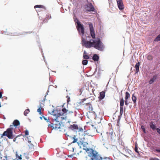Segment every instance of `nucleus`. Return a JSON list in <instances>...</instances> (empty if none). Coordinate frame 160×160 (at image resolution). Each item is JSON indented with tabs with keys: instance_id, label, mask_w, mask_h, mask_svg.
<instances>
[{
	"instance_id": "nucleus-1",
	"label": "nucleus",
	"mask_w": 160,
	"mask_h": 160,
	"mask_svg": "<svg viewBox=\"0 0 160 160\" xmlns=\"http://www.w3.org/2000/svg\"><path fill=\"white\" fill-rule=\"evenodd\" d=\"M88 25L91 35L92 38V39L89 40L88 39V38L86 36H85L86 38V40H85L84 28L83 25L80 22H78L77 25L76 26L79 34L82 37V46L87 48L93 47L99 51L103 50L104 48V45L99 38H95V35L92 24L91 22H89Z\"/></svg>"
},
{
	"instance_id": "nucleus-2",
	"label": "nucleus",
	"mask_w": 160,
	"mask_h": 160,
	"mask_svg": "<svg viewBox=\"0 0 160 160\" xmlns=\"http://www.w3.org/2000/svg\"><path fill=\"white\" fill-rule=\"evenodd\" d=\"M56 117V118L53 119L52 123L54 126V129L57 130L58 129H60L61 127L64 126L63 122V120H66L67 118L66 117H60L58 115H54Z\"/></svg>"
},
{
	"instance_id": "nucleus-3",
	"label": "nucleus",
	"mask_w": 160,
	"mask_h": 160,
	"mask_svg": "<svg viewBox=\"0 0 160 160\" xmlns=\"http://www.w3.org/2000/svg\"><path fill=\"white\" fill-rule=\"evenodd\" d=\"M91 157V160H112L109 157L102 158L98 152L92 149L90 150V152L88 155Z\"/></svg>"
},
{
	"instance_id": "nucleus-4",
	"label": "nucleus",
	"mask_w": 160,
	"mask_h": 160,
	"mask_svg": "<svg viewBox=\"0 0 160 160\" xmlns=\"http://www.w3.org/2000/svg\"><path fill=\"white\" fill-rule=\"evenodd\" d=\"M68 111V110H67L65 108H61L60 107H58L55 110H53L51 114H52L53 115H58L60 117L66 115L65 113Z\"/></svg>"
},
{
	"instance_id": "nucleus-5",
	"label": "nucleus",
	"mask_w": 160,
	"mask_h": 160,
	"mask_svg": "<svg viewBox=\"0 0 160 160\" xmlns=\"http://www.w3.org/2000/svg\"><path fill=\"white\" fill-rule=\"evenodd\" d=\"M3 136H6L9 139L13 138L15 136L13 134L12 128H8L6 131L4 132L1 137L2 138Z\"/></svg>"
},
{
	"instance_id": "nucleus-6",
	"label": "nucleus",
	"mask_w": 160,
	"mask_h": 160,
	"mask_svg": "<svg viewBox=\"0 0 160 160\" xmlns=\"http://www.w3.org/2000/svg\"><path fill=\"white\" fill-rule=\"evenodd\" d=\"M118 7L120 10H122L124 8V6L122 0H117Z\"/></svg>"
},
{
	"instance_id": "nucleus-7",
	"label": "nucleus",
	"mask_w": 160,
	"mask_h": 160,
	"mask_svg": "<svg viewBox=\"0 0 160 160\" xmlns=\"http://www.w3.org/2000/svg\"><path fill=\"white\" fill-rule=\"evenodd\" d=\"M86 9L87 11L89 12H93L94 11L95 9L92 4L89 3L87 5Z\"/></svg>"
},
{
	"instance_id": "nucleus-8",
	"label": "nucleus",
	"mask_w": 160,
	"mask_h": 160,
	"mask_svg": "<svg viewBox=\"0 0 160 160\" xmlns=\"http://www.w3.org/2000/svg\"><path fill=\"white\" fill-rule=\"evenodd\" d=\"M34 8L36 9V8H38V9H36V11L38 12H40L42 11L41 10V8H42L43 9H44V10L45 9V8L44 6L42 5H35L34 7Z\"/></svg>"
},
{
	"instance_id": "nucleus-9",
	"label": "nucleus",
	"mask_w": 160,
	"mask_h": 160,
	"mask_svg": "<svg viewBox=\"0 0 160 160\" xmlns=\"http://www.w3.org/2000/svg\"><path fill=\"white\" fill-rule=\"evenodd\" d=\"M69 128L72 130H73L74 129L78 130V125L75 124L71 125L69 127Z\"/></svg>"
},
{
	"instance_id": "nucleus-10",
	"label": "nucleus",
	"mask_w": 160,
	"mask_h": 160,
	"mask_svg": "<svg viewBox=\"0 0 160 160\" xmlns=\"http://www.w3.org/2000/svg\"><path fill=\"white\" fill-rule=\"evenodd\" d=\"M105 92L104 91H102L100 92L99 96L98 97L100 100H102L103 99L105 96Z\"/></svg>"
},
{
	"instance_id": "nucleus-11",
	"label": "nucleus",
	"mask_w": 160,
	"mask_h": 160,
	"mask_svg": "<svg viewBox=\"0 0 160 160\" xmlns=\"http://www.w3.org/2000/svg\"><path fill=\"white\" fill-rule=\"evenodd\" d=\"M26 140L28 141L29 143H30L34 141V138L32 136H29L27 137Z\"/></svg>"
},
{
	"instance_id": "nucleus-12",
	"label": "nucleus",
	"mask_w": 160,
	"mask_h": 160,
	"mask_svg": "<svg viewBox=\"0 0 160 160\" xmlns=\"http://www.w3.org/2000/svg\"><path fill=\"white\" fill-rule=\"evenodd\" d=\"M15 156L16 158L15 159L13 160H18L22 159L21 155L19 154L17 152H16Z\"/></svg>"
},
{
	"instance_id": "nucleus-13",
	"label": "nucleus",
	"mask_w": 160,
	"mask_h": 160,
	"mask_svg": "<svg viewBox=\"0 0 160 160\" xmlns=\"http://www.w3.org/2000/svg\"><path fill=\"white\" fill-rule=\"evenodd\" d=\"M132 100L133 102V103L134 104V107H135L136 106V100H137V98L136 96H135L134 94H133L132 95Z\"/></svg>"
},
{
	"instance_id": "nucleus-14",
	"label": "nucleus",
	"mask_w": 160,
	"mask_h": 160,
	"mask_svg": "<svg viewBox=\"0 0 160 160\" xmlns=\"http://www.w3.org/2000/svg\"><path fill=\"white\" fill-rule=\"evenodd\" d=\"M13 124L14 126L17 127L20 124L19 121L18 120H15L13 122Z\"/></svg>"
},
{
	"instance_id": "nucleus-15",
	"label": "nucleus",
	"mask_w": 160,
	"mask_h": 160,
	"mask_svg": "<svg viewBox=\"0 0 160 160\" xmlns=\"http://www.w3.org/2000/svg\"><path fill=\"white\" fill-rule=\"evenodd\" d=\"M140 64V62H138L136 63V65H135V68H136V73H137L138 72H139V68Z\"/></svg>"
},
{
	"instance_id": "nucleus-16",
	"label": "nucleus",
	"mask_w": 160,
	"mask_h": 160,
	"mask_svg": "<svg viewBox=\"0 0 160 160\" xmlns=\"http://www.w3.org/2000/svg\"><path fill=\"white\" fill-rule=\"evenodd\" d=\"M92 58L94 61H97L99 59V57L97 54H95L93 55Z\"/></svg>"
},
{
	"instance_id": "nucleus-17",
	"label": "nucleus",
	"mask_w": 160,
	"mask_h": 160,
	"mask_svg": "<svg viewBox=\"0 0 160 160\" xmlns=\"http://www.w3.org/2000/svg\"><path fill=\"white\" fill-rule=\"evenodd\" d=\"M157 79V76L156 75H154L153 76V77L149 81V83L150 84H151L156 79Z\"/></svg>"
},
{
	"instance_id": "nucleus-18",
	"label": "nucleus",
	"mask_w": 160,
	"mask_h": 160,
	"mask_svg": "<svg viewBox=\"0 0 160 160\" xmlns=\"http://www.w3.org/2000/svg\"><path fill=\"white\" fill-rule=\"evenodd\" d=\"M0 160H11V159L10 157L6 156L1 157Z\"/></svg>"
},
{
	"instance_id": "nucleus-19",
	"label": "nucleus",
	"mask_w": 160,
	"mask_h": 160,
	"mask_svg": "<svg viewBox=\"0 0 160 160\" xmlns=\"http://www.w3.org/2000/svg\"><path fill=\"white\" fill-rule=\"evenodd\" d=\"M124 104V101L123 98H121L120 101V108H123V106Z\"/></svg>"
},
{
	"instance_id": "nucleus-20",
	"label": "nucleus",
	"mask_w": 160,
	"mask_h": 160,
	"mask_svg": "<svg viewBox=\"0 0 160 160\" xmlns=\"http://www.w3.org/2000/svg\"><path fill=\"white\" fill-rule=\"evenodd\" d=\"M150 128L153 130H154L156 129V128L155 125L153 124L152 122H151L150 124Z\"/></svg>"
},
{
	"instance_id": "nucleus-21",
	"label": "nucleus",
	"mask_w": 160,
	"mask_h": 160,
	"mask_svg": "<svg viewBox=\"0 0 160 160\" xmlns=\"http://www.w3.org/2000/svg\"><path fill=\"white\" fill-rule=\"evenodd\" d=\"M51 18V16L50 15H47L46 16V17L45 19L43 20V22L44 23H45L47 22V20L48 19H50Z\"/></svg>"
},
{
	"instance_id": "nucleus-22",
	"label": "nucleus",
	"mask_w": 160,
	"mask_h": 160,
	"mask_svg": "<svg viewBox=\"0 0 160 160\" xmlns=\"http://www.w3.org/2000/svg\"><path fill=\"white\" fill-rule=\"evenodd\" d=\"M130 97V95L129 93L128 92H126L125 93V99L128 100Z\"/></svg>"
},
{
	"instance_id": "nucleus-23",
	"label": "nucleus",
	"mask_w": 160,
	"mask_h": 160,
	"mask_svg": "<svg viewBox=\"0 0 160 160\" xmlns=\"http://www.w3.org/2000/svg\"><path fill=\"white\" fill-rule=\"evenodd\" d=\"M160 41V33L155 38L154 41L155 42H158Z\"/></svg>"
},
{
	"instance_id": "nucleus-24",
	"label": "nucleus",
	"mask_w": 160,
	"mask_h": 160,
	"mask_svg": "<svg viewBox=\"0 0 160 160\" xmlns=\"http://www.w3.org/2000/svg\"><path fill=\"white\" fill-rule=\"evenodd\" d=\"M30 112V110L29 109H26L24 112V114L25 116H26L28 113Z\"/></svg>"
},
{
	"instance_id": "nucleus-25",
	"label": "nucleus",
	"mask_w": 160,
	"mask_h": 160,
	"mask_svg": "<svg viewBox=\"0 0 160 160\" xmlns=\"http://www.w3.org/2000/svg\"><path fill=\"white\" fill-rule=\"evenodd\" d=\"M153 57L151 55H148L147 57V59L148 60H152L153 59Z\"/></svg>"
},
{
	"instance_id": "nucleus-26",
	"label": "nucleus",
	"mask_w": 160,
	"mask_h": 160,
	"mask_svg": "<svg viewBox=\"0 0 160 160\" xmlns=\"http://www.w3.org/2000/svg\"><path fill=\"white\" fill-rule=\"evenodd\" d=\"M88 61L87 60H84L82 61V64L84 65H86L88 64Z\"/></svg>"
},
{
	"instance_id": "nucleus-27",
	"label": "nucleus",
	"mask_w": 160,
	"mask_h": 160,
	"mask_svg": "<svg viewBox=\"0 0 160 160\" xmlns=\"http://www.w3.org/2000/svg\"><path fill=\"white\" fill-rule=\"evenodd\" d=\"M76 136H74V137L72 138L74 139V140L72 142V143H74L78 141V139L76 138Z\"/></svg>"
},
{
	"instance_id": "nucleus-28",
	"label": "nucleus",
	"mask_w": 160,
	"mask_h": 160,
	"mask_svg": "<svg viewBox=\"0 0 160 160\" xmlns=\"http://www.w3.org/2000/svg\"><path fill=\"white\" fill-rule=\"evenodd\" d=\"M83 57L84 59H86V60L88 59L89 58V56L86 54L83 55Z\"/></svg>"
},
{
	"instance_id": "nucleus-29",
	"label": "nucleus",
	"mask_w": 160,
	"mask_h": 160,
	"mask_svg": "<svg viewBox=\"0 0 160 160\" xmlns=\"http://www.w3.org/2000/svg\"><path fill=\"white\" fill-rule=\"evenodd\" d=\"M74 21L75 22V24H76V25H77V23L78 22H80L77 19V18H75V17H74Z\"/></svg>"
},
{
	"instance_id": "nucleus-30",
	"label": "nucleus",
	"mask_w": 160,
	"mask_h": 160,
	"mask_svg": "<svg viewBox=\"0 0 160 160\" xmlns=\"http://www.w3.org/2000/svg\"><path fill=\"white\" fill-rule=\"evenodd\" d=\"M42 107H43V106L41 105L39 108L37 110V112H39L40 114H41V108Z\"/></svg>"
},
{
	"instance_id": "nucleus-31",
	"label": "nucleus",
	"mask_w": 160,
	"mask_h": 160,
	"mask_svg": "<svg viewBox=\"0 0 160 160\" xmlns=\"http://www.w3.org/2000/svg\"><path fill=\"white\" fill-rule=\"evenodd\" d=\"M28 146L30 149H32L34 147L32 143H29V144L28 145Z\"/></svg>"
},
{
	"instance_id": "nucleus-32",
	"label": "nucleus",
	"mask_w": 160,
	"mask_h": 160,
	"mask_svg": "<svg viewBox=\"0 0 160 160\" xmlns=\"http://www.w3.org/2000/svg\"><path fill=\"white\" fill-rule=\"evenodd\" d=\"M141 128L142 129L143 132L144 133H146V130H145V128L144 126H141Z\"/></svg>"
},
{
	"instance_id": "nucleus-33",
	"label": "nucleus",
	"mask_w": 160,
	"mask_h": 160,
	"mask_svg": "<svg viewBox=\"0 0 160 160\" xmlns=\"http://www.w3.org/2000/svg\"><path fill=\"white\" fill-rule=\"evenodd\" d=\"M123 108H120V114L121 115H122L123 114Z\"/></svg>"
},
{
	"instance_id": "nucleus-34",
	"label": "nucleus",
	"mask_w": 160,
	"mask_h": 160,
	"mask_svg": "<svg viewBox=\"0 0 160 160\" xmlns=\"http://www.w3.org/2000/svg\"><path fill=\"white\" fill-rule=\"evenodd\" d=\"M86 100V98H84L81 101V102L80 103H81V104L82 105H84V102Z\"/></svg>"
},
{
	"instance_id": "nucleus-35",
	"label": "nucleus",
	"mask_w": 160,
	"mask_h": 160,
	"mask_svg": "<svg viewBox=\"0 0 160 160\" xmlns=\"http://www.w3.org/2000/svg\"><path fill=\"white\" fill-rule=\"evenodd\" d=\"M25 135H28L29 134V132L27 130L25 131Z\"/></svg>"
},
{
	"instance_id": "nucleus-36",
	"label": "nucleus",
	"mask_w": 160,
	"mask_h": 160,
	"mask_svg": "<svg viewBox=\"0 0 160 160\" xmlns=\"http://www.w3.org/2000/svg\"><path fill=\"white\" fill-rule=\"evenodd\" d=\"M48 126L49 127H51V128H52V129H54V126L53 125H52L51 124H48Z\"/></svg>"
},
{
	"instance_id": "nucleus-37",
	"label": "nucleus",
	"mask_w": 160,
	"mask_h": 160,
	"mask_svg": "<svg viewBox=\"0 0 160 160\" xmlns=\"http://www.w3.org/2000/svg\"><path fill=\"white\" fill-rule=\"evenodd\" d=\"M135 151L137 152H138V148L137 147L136 145L135 146Z\"/></svg>"
},
{
	"instance_id": "nucleus-38",
	"label": "nucleus",
	"mask_w": 160,
	"mask_h": 160,
	"mask_svg": "<svg viewBox=\"0 0 160 160\" xmlns=\"http://www.w3.org/2000/svg\"><path fill=\"white\" fill-rule=\"evenodd\" d=\"M156 130H157V132L159 134H160V129L159 128H156Z\"/></svg>"
},
{
	"instance_id": "nucleus-39",
	"label": "nucleus",
	"mask_w": 160,
	"mask_h": 160,
	"mask_svg": "<svg viewBox=\"0 0 160 160\" xmlns=\"http://www.w3.org/2000/svg\"><path fill=\"white\" fill-rule=\"evenodd\" d=\"M125 104L126 105H128V100H127V99H125Z\"/></svg>"
},
{
	"instance_id": "nucleus-40",
	"label": "nucleus",
	"mask_w": 160,
	"mask_h": 160,
	"mask_svg": "<svg viewBox=\"0 0 160 160\" xmlns=\"http://www.w3.org/2000/svg\"><path fill=\"white\" fill-rule=\"evenodd\" d=\"M46 95L45 97H44V98L43 99V100L42 101V102H43V103H44V102L45 101V100H46Z\"/></svg>"
},
{
	"instance_id": "nucleus-41",
	"label": "nucleus",
	"mask_w": 160,
	"mask_h": 160,
	"mask_svg": "<svg viewBox=\"0 0 160 160\" xmlns=\"http://www.w3.org/2000/svg\"><path fill=\"white\" fill-rule=\"evenodd\" d=\"M78 129H79V130H78L79 132V131H81V132L83 131V129L82 128Z\"/></svg>"
},
{
	"instance_id": "nucleus-42",
	"label": "nucleus",
	"mask_w": 160,
	"mask_h": 160,
	"mask_svg": "<svg viewBox=\"0 0 160 160\" xmlns=\"http://www.w3.org/2000/svg\"><path fill=\"white\" fill-rule=\"evenodd\" d=\"M43 118L46 121H47V122H48V119L44 116H43Z\"/></svg>"
},
{
	"instance_id": "nucleus-43",
	"label": "nucleus",
	"mask_w": 160,
	"mask_h": 160,
	"mask_svg": "<svg viewBox=\"0 0 160 160\" xmlns=\"http://www.w3.org/2000/svg\"><path fill=\"white\" fill-rule=\"evenodd\" d=\"M84 150H85L86 151H89V149L87 148H83V149Z\"/></svg>"
},
{
	"instance_id": "nucleus-44",
	"label": "nucleus",
	"mask_w": 160,
	"mask_h": 160,
	"mask_svg": "<svg viewBox=\"0 0 160 160\" xmlns=\"http://www.w3.org/2000/svg\"><path fill=\"white\" fill-rule=\"evenodd\" d=\"M151 160H159L157 158H152V159H151Z\"/></svg>"
},
{
	"instance_id": "nucleus-45",
	"label": "nucleus",
	"mask_w": 160,
	"mask_h": 160,
	"mask_svg": "<svg viewBox=\"0 0 160 160\" xmlns=\"http://www.w3.org/2000/svg\"><path fill=\"white\" fill-rule=\"evenodd\" d=\"M2 93L1 92H0V98H2Z\"/></svg>"
},
{
	"instance_id": "nucleus-46",
	"label": "nucleus",
	"mask_w": 160,
	"mask_h": 160,
	"mask_svg": "<svg viewBox=\"0 0 160 160\" xmlns=\"http://www.w3.org/2000/svg\"><path fill=\"white\" fill-rule=\"evenodd\" d=\"M73 157V155H68V157L69 158H72Z\"/></svg>"
},
{
	"instance_id": "nucleus-47",
	"label": "nucleus",
	"mask_w": 160,
	"mask_h": 160,
	"mask_svg": "<svg viewBox=\"0 0 160 160\" xmlns=\"http://www.w3.org/2000/svg\"><path fill=\"white\" fill-rule=\"evenodd\" d=\"M156 151L158 152H160V149H156Z\"/></svg>"
},
{
	"instance_id": "nucleus-48",
	"label": "nucleus",
	"mask_w": 160,
	"mask_h": 160,
	"mask_svg": "<svg viewBox=\"0 0 160 160\" xmlns=\"http://www.w3.org/2000/svg\"><path fill=\"white\" fill-rule=\"evenodd\" d=\"M86 54H87L86 52L85 51H84L83 55H86Z\"/></svg>"
},
{
	"instance_id": "nucleus-49",
	"label": "nucleus",
	"mask_w": 160,
	"mask_h": 160,
	"mask_svg": "<svg viewBox=\"0 0 160 160\" xmlns=\"http://www.w3.org/2000/svg\"><path fill=\"white\" fill-rule=\"evenodd\" d=\"M44 103H43H43H40V106H41V105L42 106V105H44Z\"/></svg>"
},
{
	"instance_id": "nucleus-50",
	"label": "nucleus",
	"mask_w": 160,
	"mask_h": 160,
	"mask_svg": "<svg viewBox=\"0 0 160 160\" xmlns=\"http://www.w3.org/2000/svg\"><path fill=\"white\" fill-rule=\"evenodd\" d=\"M49 92V91L48 90L47 91V95H48V93Z\"/></svg>"
},
{
	"instance_id": "nucleus-51",
	"label": "nucleus",
	"mask_w": 160,
	"mask_h": 160,
	"mask_svg": "<svg viewBox=\"0 0 160 160\" xmlns=\"http://www.w3.org/2000/svg\"><path fill=\"white\" fill-rule=\"evenodd\" d=\"M16 138H14L13 140V142H15L16 141Z\"/></svg>"
},
{
	"instance_id": "nucleus-52",
	"label": "nucleus",
	"mask_w": 160,
	"mask_h": 160,
	"mask_svg": "<svg viewBox=\"0 0 160 160\" xmlns=\"http://www.w3.org/2000/svg\"><path fill=\"white\" fill-rule=\"evenodd\" d=\"M43 118V116L42 117H40V118L41 119H42V118Z\"/></svg>"
},
{
	"instance_id": "nucleus-53",
	"label": "nucleus",
	"mask_w": 160,
	"mask_h": 160,
	"mask_svg": "<svg viewBox=\"0 0 160 160\" xmlns=\"http://www.w3.org/2000/svg\"><path fill=\"white\" fill-rule=\"evenodd\" d=\"M25 33H26L27 34L28 33H30V32H25Z\"/></svg>"
},
{
	"instance_id": "nucleus-54",
	"label": "nucleus",
	"mask_w": 160,
	"mask_h": 160,
	"mask_svg": "<svg viewBox=\"0 0 160 160\" xmlns=\"http://www.w3.org/2000/svg\"><path fill=\"white\" fill-rule=\"evenodd\" d=\"M26 159H28V157L26 156Z\"/></svg>"
},
{
	"instance_id": "nucleus-55",
	"label": "nucleus",
	"mask_w": 160,
	"mask_h": 160,
	"mask_svg": "<svg viewBox=\"0 0 160 160\" xmlns=\"http://www.w3.org/2000/svg\"><path fill=\"white\" fill-rule=\"evenodd\" d=\"M83 147H84L85 148H86V147L85 146V144H83Z\"/></svg>"
},
{
	"instance_id": "nucleus-56",
	"label": "nucleus",
	"mask_w": 160,
	"mask_h": 160,
	"mask_svg": "<svg viewBox=\"0 0 160 160\" xmlns=\"http://www.w3.org/2000/svg\"><path fill=\"white\" fill-rule=\"evenodd\" d=\"M75 112L76 113H77V112L76 111H75Z\"/></svg>"
},
{
	"instance_id": "nucleus-57",
	"label": "nucleus",
	"mask_w": 160,
	"mask_h": 160,
	"mask_svg": "<svg viewBox=\"0 0 160 160\" xmlns=\"http://www.w3.org/2000/svg\"><path fill=\"white\" fill-rule=\"evenodd\" d=\"M24 155H27V153H24Z\"/></svg>"
},
{
	"instance_id": "nucleus-58",
	"label": "nucleus",
	"mask_w": 160,
	"mask_h": 160,
	"mask_svg": "<svg viewBox=\"0 0 160 160\" xmlns=\"http://www.w3.org/2000/svg\"><path fill=\"white\" fill-rule=\"evenodd\" d=\"M132 107V105H131V106H130V108H131Z\"/></svg>"
},
{
	"instance_id": "nucleus-59",
	"label": "nucleus",
	"mask_w": 160,
	"mask_h": 160,
	"mask_svg": "<svg viewBox=\"0 0 160 160\" xmlns=\"http://www.w3.org/2000/svg\"><path fill=\"white\" fill-rule=\"evenodd\" d=\"M55 88H56V87H57V86H55Z\"/></svg>"
},
{
	"instance_id": "nucleus-60",
	"label": "nucleus",
	"mask_w": 160,
	"mask_h": 160,
	"mask_svg": "<svg viewBox=\"0 0 160 160\" xmlns=\"http://www.w3.org/2000/svg\"><path fill=\"white\" fill-rule=\"evenodd\" d=\"M72 112H70V113H71Z\"/></svg>"
},
{
	"instance_id": "nucleus-61",
	"label": "nucleus",
	"mask_w": 160,
	"mask_h": 160,
	"mask_svg": "<svg viewBox=\"0 0 160 160\" xmlns=\"http://www.w3.org/2000/svg\"><path fill=\"white\" fill-rule=\"evenodd\" d=\"M72 112H70V113H71Z\"/></svg>"
},
{
	"instance_id": "nucleus-62",
	"label": "nucleus",
	"mask_w": 160,
	"mask_h": 160,
	"mask_svg": "<svg viewBox=\"0 0 160 160\" xmlns=\"http://www.w3.org/2000/svg\"><path fill=\"white\" fill-rule=\"evenodd\" d=\"M44 62H45V63H46V62H45V60H44Z\"/></svg>"
}]
</instances>
